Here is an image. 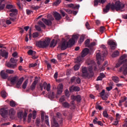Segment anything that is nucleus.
Segmentation results:
<instances>
[{
	"label": "nucleus",
	"mask_w": 127,
	"mask_h": 127,
	"mask_svg": "<svg viewBox=\"0 0 127 127\" xmlns=\"http://www.w3.org/2000/svg\"><path fill=\"white\" fill-rule=\"evenodd\" d=\"M111 8L112 10H113V9H116L117 11H119V10L124 11L123 9L125 8V4L117 0L115 4H111Z\"/></svg>",
	"instance_id": "nucleus-1"
},
{
	"label": "nucleus",
	"mask_w": 127,
	"mask_h": 127,
	"mask_svg": "<svg viewBox=\"0 0 127 127\" xmlns=\"http://www.w3.org/2000/svg\"><path fill=\"white\" fill-rule=\"evenodd\" d=\"M51 40L49 38H46L44 41H39L36 43V46L40 48H45L49 46Z\"/></svg>",
	"instance_id": "nucleus-2"
},
{
	"label": "nucleus",
	"mask_w": 127,
	"mask_h": 127,
	"mask_svg": "<svg viewBox=\"0 0 127 127\" xmlns=\"http://www.w3.org/2000/svg\"><path fill=\"white\" fill-rule=\"evenodd\" d=\"M89 54V49L85 48L81 53V56L78 57L75 60L76 63H80L84 60V57H85L86 55Z\"/></svg>",
	"instance_id": "nucleus-3"
},
{
	"label": "nucleus",
	"mask_w": 127,
	"mask_h": 127,
	"mask_svg": "<svg viewBox=\"0 0 127 127\" xmlns=\"http://www.w3.org/2000/svg\"><path fill=\"white\" fill-rule=\"evenodd\" d=\"M96 59H97V63L98 65H101V63L103 61H105V54H103V55H101L100 53V50L97 51L96 54Z\"/></svg>",
	"instance_id": "nucleus-4"
},
{
	"label": "nucleus",
	"mask_w": 127,
	"mask_h": 127,
	"mask_svg": "<svg viewBox=\"0 0 127 127\" xmlns=\"http://www.w3.org/2000/svg\"><path fill=\"white\" fill-rule=\"evenodd\" d=\"M10 63H7L6 64L8 68H11L12 69L16 68V63L17 62V60L14 59L13 58H11L10 60Z\"/></svg>",
	"instance_id": "nucleus-5"
},
{
	"label": "nucleus",
	"mask_w": 127,
	"mask_h": 127,
	"mask_svg": "<svg viewBox=\"0 0 127 127\" xmlns=\"http://www.w3.org/2000/svg\"><path fill=\"white\" fill-rule=\"evenodd\" d=\"M88 65H89L88 67V71L90 73H93V68L94 67V70L96 71L97 70V66L96 65V63L94 62V61H91V63H88Z\"/></svg>",
	"instance_id": "nucleus-6"
},
{
	"label": "nucleus",
	"mask_w": 127,
	"mask_h": 127,
	"mask_svg": "<svg viewBox=\"0 0 127 127\" xmlns=\"http://www.w3.org/2000/svg\"><path fill=\"white\" fill-rule=\"evenodd\" d=\"M41 91H42L43 89H44V90L46 89L47 90V91H48V92H49V91H50V89H51V86L50 85V83L47 84V82H44L43 85L41 86Z\"/></svg>",
	"instance_id": "nucleus-7"
},
{
	"label": "nucleus",
	"mask_w": 127,
	"mask_h": 127,
	"mask_svg": "<svg viewBox=\"0 0 127 127\" xmlns=\"http://www.w3.org/2000/svg\"><path fill=\"white\" fill-rule=\"evenodd\" d=\"M18 118L19 119H22L23 118L24 121H26V117H27V113L26 112H25L23 113V111H20L17 114Z\"/></svg>",
	"instance_id": "nucleus-8"
},
{
	"label": "nucleus",
	"mask_w": 127,
	"mask_h": 127,
	"mask_svg": "<svg viewBox=\"0 0 127 127\" xmlns=\"http://www.w3.org/2000/svg\"><path fill=\"white\" fill-rule=\"evenodd\" d=\"M82 76L83 77V78H84V79H86V78H88V77L90 76L89 74V72H88V69H87V67H82Z\"/></svg>",
	"instance_id": "nucleus-9"
},
{
	"label": "nucleus",
	"mask_w": 127,
	"mask_h": 127,
	"mask_svg": "<svg viewBox=\"0 0 127 127\" xmlns=\"http://www.w3.org/2000/svg\"><path fill=\"white\" fill-rule=\"evenodd\" d=\"M68 46H69V47L73 46V45H70V41H69L68 42L66 41L64 42L61 46V50H65L67 49V47Z\"/></svg>",
	"instance_id": "nucleus-10"
},
{
	"label": "nucleus",
	"mask_w": 127,
	"mask_h": 127,
	"mask_svg": "<svg viewBox=\"0 0 127 127\" xmlns=\"http://www.w3.org/2000/svg\"><path fill=\"white\" fill-rule=\"evenodd\" d=\"M108 45H110L111 49H116L117 48V44L113 40H109L108 41Z\"/></svg>",
	"instance_id": "nucleus-11"
},
{
	"label": "nucleus",
	"mask_w": 127,
	"mask_h": 127,
	"mask_svg": "<svg viewBox=\"0 0 127 127\" xmlns=\"http://www.w3.org/2000/svg\"><path fill=\"white\" fill-rule=\"evenodd\" d=\"M78 38H79V37L77 35H73L70 39L69 41V45H74L75 44V41L76 40H78Z\"/></svg>",
	"instance_id": "nucleus-12"
},
{
	"label": "nucleus",
	"mask_w": 127,
	"mask_h": 127,
	"mask_svg": "<svg viewBox=\"0 0 127 127\" xmlns=\"http://www.w3.org/2000/svg\"><path fill=\"white\" fill-rule=\"evenodd\" d=\"M10 13L9 15L11 16V17H13V16H15L17 15V12H18V10H17V9L16 8H12L11 9L9 10Z\"/></svg>",
	"instance_id": "nucleus-13"
},
{
	"label": "nucleus",
	"mask_w": 127,
	"mask_h": 127,
	"mask_svg": "<svg viewBox=\"0 0 127 127\" xmlns=\"http://www.w3.org/2000/svg\"><path fill=\"white\" fill-rule=\"evenodd\" d=\"M63 92V84H59L57 87V94L58 95H61Z\"/></svg>",
	"instance_id": "nucleus-14"
},
{
	"label": "nucleus",
	"mask_w": 127,
	"mask_h": 127,
	"mask_svg": "<svg viewBox=\"0 0 127 127\" xmlns=\"http://www.w3.org/2000/svg\"><path fill=\"white\" fill-rule=\"evenodd\" d=\"M27 53L28 55L32 56L33 59H36V58H37V57L35 56V55H36V52L33 51L32 50H30Z\"/></svg>",
	"instance_id": "nucleus-15"
},
{
	"label": "nucleus",
	"mask_w": 127,
	"mask_h": 127,
	"mask_svg": "<svg viewBox=\"0 0 127 127\" xmlns=\"http://www.w3.org/2000/svg\"><path fill=\"white\" fill-rule=\"evenodd\" d=\"M7 114V110L4 108H1L0 109V115L3 118H4L5 116H6V114Z\"/></svg>",
	"instance_id": "nucleus-16"
},
{
	"label": "nucleus",
	"mask_w": 127,
	"mask_h": 127,
	"mask_svg": "<svg viewBox=\"0 0 127 127\" xmlns=\"http://www.w3.org/2000/svg\"><path fill=\"white\" fill-rule=\"evenodd\" d=\"M0 75L2 79H7L8 77V74L5 73L4 70H2L0 71Z\"/></svg>",
	"instance_id": "nucleus-17"
},
{
	"label": "nucleus",
	"mask_w": 127,
	"mask_h": 127,
	"mask_svg": "<svg viewBox=\"0 0 127 127\" xmlns=\"http://www.w3.org/2000/svg\"><path fill=\"white\" fill-rule=\"evenodd\" d=\"M0 56H2V57H4L5 59L8 57V53L6 52L5 50L0 51Z\"/></svg>",
	"instance_id": "nucleus-18"
},
{
	"label": "nucleus",
	"mask_w": 127,
	"mask_h": 127,
	"mask_svg": "<svg viewBox=\"0 0 127 127\" xmlns=\"http://www.w3.org/2000/svg\"><path fill=\"white\" fill-rule=\"evenodd\" d=\"M69 91L70 92H79V91H80V87L78 86H72L69 88Z\"/></svg>",
	"instance_id": "nucleus-19"
},
{
	"label": "nucleus",
	"mask_w": 127,
	"mask_h": 127,
	"mask_svg": "<svg viewBox=\"0 0 127 127\" xmlns=\"http://www.w3.org/2000/svg\"><path fill=\"white\" fill-rule=\"evenodd\" d=\"M23 81H24V77H22L19 78L16 84V88H19L21 86V84H22Z\"/></svg>",
	"instance_id": "nucleus-20"
},
{
	"label": "nucleus",
	"mask_w": 127,
	"mask_h": 127,
	"mask_svg": "<svg viewBox=\"0 0 127 127\" xmlns=\"http://www.w3.org/2000/svg\"><path fill=\"white\" fill-rule=\"evenodd\" d=\"M53 15L56 20H60V19H61V15L58 12H55Z\"/></svg>",
	"instance_id": "nucleus-21"
},
{
	"label": "nucleus",
	"mask_w": 127,
	"mask_h": 127,
	"mask_svg": "<svg viewBox=\"0 0 127 127\" xmlns=\"http://www.w3.org/2000/svg\"><path fill=\"white\" fill-rule=\"evenodd\" d=\"M52 125L53 127H59V124L56 121V118L54 117L52 120Z\"/></svg>",
	"instance_id": "nucleus-22"
},
{
	"label": "nucleus",
	"mask_w": 127,
	"mask_h": 127,
	"mask_svg": "<svg viewBox=\"0 0 127 127\" xmlns=\"http://www.w3.org/2000/svg\"><path fill=\"white\" fill-rule=\"evenodd\" d=\"M18 80V77L17 76H15L11 78L10 79V83L11 85H14V84H15V82L16 81Z\"/></svg>",
	"instance_id": "nucleus-23"
},
{
	"label": "nucleus",
	"mask_w": 127,
	"mask_h": 127,
	"mask_svg": "<svg viewBox=\"0 0 127 127\" xmlns=\"http://www.w3.org/2000/svg\"><path fill=\"white\" fill-rule=\"evenodd\" d=\"M42 21L46 25H48L49 26H50L51 25H52V22L50 20H48L45 18H42Z\"/></svg>",
	"instance_id": "nucleus-24"
},
{
	"label": "nucleus",
	"mask_w": 127,
	"mask_h": 127,
	"mask_svg": "<svg viewBox=\"0 0 127 127\" xmlns=\"http://www.w3.org/2000/svg\"><path fill=\"white\" fill-rule=\"evenodd\" d=\"M107 66H108V61H106L102 66L99 67V71H100V72H102V71H105V68H106Z\"/></svg>",
	"instance_id": "nucleus-25"
},
{
	"label": "nucleus",
	"mask_w": 127,
	"mask_h": 127,
	"mask_svg": "<svg viewBox=\"0 0 127 127\" xmlns=\"http://www.w3.org/2000/svg\"><path fill=\"white\" fill-rule=\"evenodd\" d=\"M15 114H16V112L13 108L10 109L9 110V116L10 117H13Z\"/></svg>",
	"instance_id": "nucleus-26"
},
{
	"label": "nucleus",
	"mask_w": 127,
	"mask_h": 127,
	"mask_svg": "<svg viewBox=\"0 0 127 127\" xmlns=\"http://www.w3.org/2000/svg\"><path fill=\"white\" fill-rule=\"evenodd\" d=\"M57 44V41H55V39H53L51 42L50 47L52 48H54V47L56 46Z\"/></svg>",
	"instance_id": "nucleus-27"
},
{
	"label": "nucleus",
	"mask_w": 127,
	"mask_h": 127,
	"mask_svg": "<svg viewBox=\"0 0 127 127\" xmlns=\"http://www.w3.org/2000/svg\"><path fill=\"white\" fill-rule=\"evenodd\" d=\"M37 83H38V81L37 80H34L33 81L31 86V89L32 90H34V89H35V87L36 86Z\"/></svg>",
	"instance_id": "nucleus-28"
},
{
	"label": "nucleus",
	"mask_w": 127,
	"mask_h": 127,
	"mask_svg": "<svg viewBox=\"0 0 127 127\" xmlns=\"http://www.w3.org/2000/svg\"><path fill=\"white\" fill-rule=\"evenodd\" d=\"M111 7V4H108L106 5L105 8L103 9L104 12H105L107 13V12H108L109 10H110V8Z\"/></svg>",
	"instance_id": "nucleus-29"
},
{
	"label": "nucleus",
	"mask_w": 127,
	"mask_h": 127,
	"mask_svg": "<svg viewBox=\"0 0 127 127\" xmlns=\"http://www.w3.org/2000/svg\"><path fill=\"white\" fill-rule=\"evenodd\" d=\"M112 80L115 83H119L120 82V79L117 76H113Z\"/></svg>",
	"instance_id": "nucleus-30"
},
{
	"label": "nucleus",
	"mask_w": 127,
	"mask_h": 127,
	"mask_svg": "<svg viewBox=\"0 0 127 127\" xmlns=\"http://www.w3.org/2000/svg\"><path fill=\"white\" fill-rule=\"evenodd\" d=\"M27 84H28V79H26L23 83L22 88L24 89H26V87L27 86Z\"/></svg>",
	"instance_id": "nucleus-31"
},
{
	"label": "nucleus",
	"mask_w": 127,
	"mask_h": 127,
	"mask_svg": "<svg viewBox=\"0 0 127 127\" xmlns=\"http://www.w3.org/2000/svg\"><path fill=\"white\" fill-rule=\"evenodd\" d=\"M120 55V52L118 51H115L112 54V57H118Z\"/></svg>",
	"instance_id": "nucleus-32"
},
{
	"label": "nucleus",
	"mask_w": 127,
	"mask_h": 127,
	"mask_svg": "<svg viewBox=\"0 0 127 127\" xmlns=\"http://www.w3.org/2000/svg\"><path fill=\"white\" fill-rule=\"evenodd\" d=\"M62 106L64 108H69L70 104L68 103L67 102H64L62 103Z\"/></svg>",
	"instance_id": "nucleus-33"
},
{
	"label": "nucleus",
	"mask_w": 127,
	"mask_h": 127,
	"mask_svg": "<svg viewBox=\"0 0 127 127\" xmlns=\"http://www.w3.org/2000/svg\"><path fill=\"white\" fill-rule=\"evenodd\" d=\"M75 101H76L78 103H80L81 101H82V98H81V96L80 95H77L76 96Z\"/></svg>",
	"instance_id": "nucleus-34"
},
{
	"label": "nucleus",
	"mask_w": 127,
	"mask_h": 127,
	"mask_svg": "<svg viewBox=\"0 0 127 127\" xmlns=\"http://www.w3.org/2000/svg\"><path fill=\"white\" fill-rule=\"evenodd\" d=\"M1 95L2 98H6L7 97V93L5 91H1Z\"/></svg>",
	"instance_id": "nucleus-35"
},
{
	"label": "nucleus",
	"mask_w": 127,
	"mask_h": 127,
	"mask_svg": "<svg viewBox=\"0 0 127 127\" xmlns=\"http://www.w3.org/2000/svg\"><path fill=\"white\" fill-rule=\"evenodd\" d=\"M63 56H66V54L65 53H61L60 55H58V59H59V60H61L62 57H63Z\"/></svg>",
	"instance_id": "nucleus-36"
},
{
	"label": "nucleus",
	"mask_w": 127,
	"mask_h": 127,
	"mask_svg": "<svg viewBox=\"0 0 127 127\" xmlns=\"http://www.w3.org/2000/svg\"><path fill=\"white\" fill-rule=\"evenodd\" d=\"M45 122L46 125H47V126H48L49 127L50 126V125H49V119H48V116H45Z\"/></svg>",
	"instance_id": "nucleus-37"
},
{
	"label": "nucleus",
	"mask_w": 127,
	"mask_h": 127,
	"mask_svg": "<svg viewBox=\"0 0 127 127\" xmlns=\"http://www.w3.org/2000/svg\"><path fill=\"white\" fill-rule=\"evenodd\" d=\"M61 2V0H57L56 2L53 3V5L57 6L58 4H60Z\"/></svg>",
	"instance_id": "nucleus-38"
},
{
	"label": "nucleus",
	"mask_w": 127,
	"mask_h": 127,
	"mask_svg": "<svg viewBox=\"0 0 127 127\" xmlns=\"http://www.w3.org/2000/svg\"><path fill=\"white\" fill-rule=\"evenodd\" d=\"M127 97H124L123 99H121L119 102V106H122V103H124V102L127 101Z\"/></svg>",
	"instance_id": "nucleus-39"
},
{
	"label": "nucleus",
	"mask_w": 127,
	"mask_h": 127,
	"mask_svg": "<svg viewBox=\"0 0 127 127\" xmlns=\"http://www.w3.org/2000/svg\"><path fill=\"white\" fill-rule=\"evenodd\" d=\"M38 24L39 25H40L41 27H44V28H45V27H46V26H45V24H44V23H43L42 21H40L38 22Z\"/></svg>",
	"instance_id": "nucleus-40"
},
{
	"label": "nucleus",
	"mask_w": 127,
	"mask_h": 127,
	"mask_svg": "<svg viewBox=\"0 0 127 127\" xmlns=\"http://www.w3.org/2000/svg\"><path fill=\"white\" fill-rule=\"evenodd\" d=\"M16 105V104L15 103V102H14L13 100H12L10 102V106L11 107H12L13 108L15 107Z\"/></svg>",
	"instance_id": "nucleus-41"
},
{
	"label": "nucleus",
	"mask_w": 127,
	"mask_h": 127,
	"mask_svg": "<svg viewBox=\"0 0 127 127\" xmlns=\"http://www.w3.org/2000/svg\"><path fill=\"white\" fill-rule=\"evenodd\" d=\"M14 7V6H13L12 4H8L6 6V8L7 9H12Z\"/></svg>",
	"instance_id": "nucleus-42"
},
{
	"label": "nucleus",
	"mask_w": 127,
	"mask_h": 127,
	"mask_svg": "<svg viewBox=\"0 0 127 127\" xmlns=\"http://www.w3.org/2000/svg\"><path fill=\"white\" fill-rule=\"evenodd\" d=\"M31 8L32 9H34V10H37V9H39V8H40V7H39V6L32 5L31 6Z\"/></svg>",
	"instance_id": "nucleus-43"
},
{
	"label": "nucleus",
	"mask_w": 127,
	"mask_h": 127,
	"mask_svg": "<svg viewBox=\"0 0 127 127\" xmlns=\"http://www.w3.org/2000/svg\"><path fill=\"white\" fill-rule=\"evenodd\" d=\"M39 36V34H38V32H35V33H33V34H32V37L33 38H36L38 37Z\"/></svg>",
	"instance_id": "nucleus-44"
},
{
	"label": "nucleus",
	"mask_w": 127,
	"mask_h": 127,
	"mask_svg": "<svg viewBox=\"0 0 127 127\" xmlns=\"http://www.w3.org/2000/svg\"><path fill=\"white\" fill-rule=\"evenodd\" d=\"M73 68L75 71H78V70L80 69V65L76 64L74 66Z\"/></svg>",
	"instance_id": "nucleus-45"
},
{
	"label": "nucleus",
	"mask_w": 127,
	"mask_h": 127,
	"mask_svg": "<svg viewBox=\"0 0 127 127\" xmlns=\"http://www.w3.org/2000/svg\"><path fill=\"white\" fill-rule=\"evenodd\" d=\"M84 40H85V37L81 36L80 37V40H79L78 42L79 43H82L84 41Z\"/></svg>",
	"instance_id": "nucleus-46"
},
{
	"label": "nucleus",
	"mask_w": 127,
	"mask_h": 127,
	"mask_svg": "<svg viewBox=\"0 0 127 127\" xmlns=\"http://www.w3.org/2000/svg\"><path fill=\"white\" fill-rule=\"evenodd\" d=\"M100 96L102 98L103 100H105L104 96L105 95V90H103L102 92L100 93Z\"/></svg>",
	"instance_id": "nucleus-47"
},
{
	"label": "nucleus",
	"mask_w": 127,
	"mask_h": 127,
	"mask_svg": "<svg viewBox=\"0 0 127 127\" xmlns=\"http://www.w3.org/2000/svg\"><path fill=\"white\" fill-rule=\"evenodd\" d=\"M32 118V114H29L28 116V123L31 122V118Z\"/></svg>",
	"instance_id": "nucleus-48"
},
{
	"label": "nucleus",
	"mask_w": 127,
	"mask_h": 127,
	"mask_svg": "<svg viewBox=\"0 0 127 127\" xmlns=\"http://www.w3.org/2000/svg\"><path fill=\"white\" fill-rule=\"evenodd\" d=\"M64 93L67 98H69V97H70V94H69V91L68 90V89H66L64 91Z\"/></svg>",
	"instance_id": "nucleus-49"
},
{
	"label": "nucleus",
	"mask_w": 127,
	"mask_h": 127,
	"mask_svg": "<svg viewBox=\"0 0 127 127\" xmlns=\"http://www.w3.org/2000/svg\"><path fill=\"white\" fill-rule=\"evenodd\" d=\"M6 72L8 74H13V73H14V71L11 69H6Z\"/></svg>",
	"instance_id": "nucleus-50"
},
{
	"label": "nucleus",
	"mask_w": 127,
	"mask_h": 127,
	"mask_svg": "<svg viewBox=\"0 0 127 127\" xmlns=\"http://www.w3.org/2000/svg\"><path fill=\"white\" fill-rule=\"evenodd\" d=\"M103 115L105 118H109V115L108 114V112H107V111H104L103 112Z\"/></svg>",
	"instance_id": "nucleus-51"
},
{
	"label": "nucleus",
	"mask_w": 127,
	"mask_h": 127,
	"mask_svg": "<svg viewBox=\"0 0 127 127\" xmlns=\"http://www.w3.org/2000/svg\"><path fill=\"white\" fill-rule=\"evenodd\" d=\"M64 101H65V96H63L60 99V102L61 103H63V102H64Z\"/></svg>",
	"instance_id": "nucleus-52"
},
{
	"label": "nucleus",
	"mask_w": 127,
	"mask_h": 127,
	"mask_svg": "<svg viewBox=\"0 0 127 127\" xmlns=\"http://www.w3.org/2000/svg\"><path fill=\"white\" fill-rule=\"evenodd\" d=\"M36 111H34L33 112V120H35V119H36Z\"/></svg>",
	"instance_id": "nucleus-53"
},
{
	"label": "nucleus",
	"mask_w": 127,
	"mask_h": 127,
	"mask_svg": "<svg viewBox=\"0 0 127 127\" xmlns=\"http://www.w3.org/2000/svg\"><path fill=\"white\" fill-rule=\"evenodd\" d=\"M36 124L38 127L40 125V119H37L36 120Z\"/></svg>",
	"instance_id": "nucleus-54"
},
{
	"label": "nucleus",
	"mask_w": 127,
	"mask_h": 127,
	"mask_svg": "<svg viewBox=\"0 0 127 127\" xmlns=\"http://www.w3.org/2000/svg\"><path fill=\"white\" fill-rule=\"evenodd\" d=\"M95 108L96 110H99L100 111H101V110H103V108L100 105H97L96 106Z\"/></svg>",
	"instance_id": "nucleus-55"
},
{
	"label": "nucleus",
	"mask_w": 127,
	"mask_h": 127,
	"mask_svg": "<svg viewBox=\"0 0 127 127\" xmlns=\"http://www.w3.org/2000/svg\"><path fill=\"white\" fill-rule=\"evenodd\" d=\"M33 11L32 10H29V9H27L26 10V13L27 15H29L30 14H31L32 13Z\"/></svg>",
	"instance_id": "nucleus-56"
},
{
	"label": "nucleus",
	"mask_w": 127,
	"mask_h": 127,
	"mask_svg": "<svg viewBox=\"0 0 127 127\" xmlns=\"http://www.w3.org/2000/svg\"><path fill=\"white\" fill-rule=\"evenodd\" d=\"M77 98V96H74V95H72L70 96V98L71 100H72V101H76V99Z\"/></svg>",
	"instance_id": "nucleus-57"
},
{
	"label": "nucleus",
	"mask_w": 127,
	"mask_h": 127,
	"mask_svg": "<svg viewBox=\"0 0 127 127\" xmlns=\"http://www.w3.org/2000/svg\"><path fill=\"white\" fill-rule=\"evenodd\" d=\"M105 27H104V26H101V27H100V31L102 33H103V32H104V31H105Z\"/></svg>",
	"instance_id": "nucleus-58"
},
{
	"label": "nucleus",
	"mask_w": 127,
	"mask_h": 127,
	"mask_svg": "<svg viewBox=\"0 0 127 127\" xmlns=\"http://www.w3.org/2000/svg\"><path fill=\"white\" fill-rule=\"evenodd\" d=\"M4 7H5V4H0V10H2V9H3V8H4Z\"/></svg>",
	"instance_id": "nucleus-59"
},
{
	"label": "nucleus",
	"mask_w": 127,
	"mask_h": 127,
	"mask_svg": "<svg viewBox=\"0 0 127 127\" xmlns=\"http://www.w3.org/2000/svg\"><path fill=\"white\" fill-rule=\"evenodd\" d=\"M35 27L38 31H41V28H40L39 26L36 25Z\"/></svg>",
	"instance_id": "nucleus-60"
},
{
	"label": "nucleus",
	"mask_w": 127,
	"mask_h": 127,
	"mask_svg": "<svg viewBox=\"0 0 127 127\" xmlns=\"http://www.w3.org/2000/svg\"><path fill=\"white\" fill-rule=\"evenodd\" d=\"M85 26L87 29H90V24H89V22H86L85 23Z\"/></svg>",
	"instance_id": "nucleus-61"
},
{
	"label": "nucleus",
	"mask_w": 127,
	"mask_h": 127,
	"mask_svg": "<svg viewBox=\"0 0 127 127\" xmlns=\"http://www.w3.org/2000/svg\"><path fill=\"white\" fill-rule=\"evenodd\" d=\"M126 58H127V55H123L120 57V60H124V59H126Z\"/></svg>",
	"instance_id": "nucleus-62"
},
{
	"label": "nucleus",
	"mask_w": 127,
	"mask_h": 127,
	"mask_svg": "<svg viewBox=\"0 0 127 127\" xmlns=\"http://www.w3.org/2000/svg\"><path fill=\"white\" fill-rule=\"evenodd\" d=\"M118 124H119V120L116 119L113 125H114V126H118Z\"/></svg>",
	"instance_id": "nucleus-63"
},
{
	"label": "nucleus",
	"mask_w": 127,
	"mask_h": 127,
	"mask_svg": "<svg viewBox=\"0 0 127 127\" xmlns=\"http://www.w3.org/2000/svg\"><path fill=\"white\" fill-rule=\"evenodd\" d=\"M36 66H37V64H29V67H36Z\"/></svg>",
	"instance_id": "nucleus-64"
}]
</instances>
